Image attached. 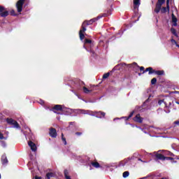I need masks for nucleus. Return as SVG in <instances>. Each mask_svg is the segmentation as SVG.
I'll list each match as a JSON object with an SVG mask.
<instances>
[{
    "instance_id": "52",
    "label": "nucleus",
    "mask_w": 179,
    "mask_h": 179,
    "mask_svg": "<svg viewBox=\"0 0 179 179\" xmlns=\"http://www.w3.org/2000/svg\"><path fill=\"white\" fill-rule=\"evenodd\" d=\"M123 65H127V64L125 63H124Z\"/></svg>"
},
{
    "instance_id": "22",
    "label": "nucleus",
    "mask_w": 179,
    "mask_h": 179,
    "mask_svg": "<svg viewBox=\"0 0 179 179\" xmlns=\"http://www.w3.org/2000/svg\"><path fill=\"white\" fill-rule=\"evenodd\" d=\"M52 177H55V173L49 172L46 174V179H51Z\"/></svg>"
},
{
    "instance_id": "34",
    "label": "nucleus",
    "mask_w": 179,
    "mask_h": 179,
    "mask_svg": "<svg viewBox=\"0 0 179 179\" xmlns=\"http://www.w3.org/2000/svg\"><path fill=\"white\" fill-rule=\"evenodd\" d=\"M108 76H110V73H104L103 76V79H107V78H108Z\"/></svg>"
},
{
    "instance_id": "30",
    "label": "nucleus",
    "mask_w": 179,
    "mask_h": 179,
    "mask_svg": "<svg viewBox=\"0 0 179 179\" xmlns=\"http://www.w3.org/2000/svg\"><path fill=\"white\" fill-rule=\"evenodd\" d=\"M64 177L66 179H71V176H68V171L66 170L64 171Z\"/></svg>"
},
{
    "instance_id": "42",
    "label": "nucleus",
    "mask_w": 179,
    "mask_h": 179,
    "mask_svg": "<svg viewBox=\"0 0 179 179\" xmlns=\"http://www.w3.org/2000/svg\"><path fill=\"white\" fill-rule=\"evenodd\" d=\"M80 85H85V83L83 81H79Z\"/></svg>"
},
{
    "instance_id": "16",
    "label": "nucleus",
    "mask_w": 179,
    "mask_h": 179,
    "mask_svg": "<svg viewBox=\"0 0 179 179\" xmlns=\"http://www.w3.org/2000/svg\"><path fill=\"white\" fill-rule=\"evenodd\" d=\"M1 163H2V164H8V157H6V155H2Z\"/></svg>"
},
{
    "instance_id": "36",
    "label": "nucleus",
    "mask_w": 179,
    "mask_h": 179,
    "mask_svg": "<svg viewBox=\"0 0 179 179\" xmlns=\"http://www.w3.org/2000/svg\"><path fill=\"white\" fill-rule=\"evenodd\" d=\"M171 43L173 44V45H176L177 44V41L173 38L171 40Z\"/></svg>"
},
{
    "instance_id": "41",
    "label": "nucleus",
    "mask_w": 179,
    "mask_h": 179,
    "mask_svg": "<svg viewBox=\"0 0 179 179\" xmlns=\"http://www.w3.org/2000/svg\"><path fill=\"white\" fill-rule=\"evenodd\" d=\"M174 124H175L176 125H179V121H175V122H174Z\"/></svg>"
},
{
    "instance_id": "25",
    "label": "nucleus",
    "mask_w": 179,
    "mask_h": 179,
    "mask_svg": "<svg viewBox=\"0 0 179 179\" xmlns=\"http://www.w3.org/2000/svg\"><path fill=\"white\" fill-rule=\"evenodd\" d=\"M165 160H171L172 163H177V161H175L174 158H173L171 157H164V161Z\"/></svg>"
},
{
    "instance_id": "24",
    "label": "nucleus",
    "mask_w": 179,
    "mask_h": 179,
    "mask_svg": "<svg viewBox=\"0 0 179 179\" xmlns=\"http://www.w3.org/2000/svg\"><path fill=\"white\" fill-rule=\"evenodd\" d=\"M171 32L172 33V34H173V36H175V37H178V34H177V31L176 30V29L174 28H171Z\"/></svg>"
},
{
    "instance_id": "50",
    "label": "nucleus",
    "mask_w": 179,
    "mask_h": 179,
    "mask_svg": "<svg viewBox=\"0 0 179 179\" xmlns=\"http://www.w3.org/2000/svg\"><path fill=\"white\" fill-rule=\"evenodd\" d=\"M42 104H44V101H42Z\"/></svg>"
},
{
    "instance_id": "33",
    "label": "nucleus",
    "mask_w": 179,
    "mask_h": 179,
    "mask_svg": "<svg viewBox=\"0 0 179 179\" xmlns=\"http://www.w3.org/2000/svg\"><path fill=\"white\" fill-rule=\"evenodd\" d=\"M129 176V172H128V171H124V173H123V177H124V178H127V177H128Z\"/></svg>"
},
{
    "instance_id": "31",
    "label": "nucleus",
    "mask_w": 179,
    "mask_h": 179,
    "mask_svg": "<svg viewBox=\"0 0 179 179\" xmlns=\"http://www.w3.org/2000/svg\"><path fill=\"white\" fill-rule=\"evenodd\" d=\"M157 82V79L156 78H153L151 80V85H156V83Z\"/></svg>"
},
{
    "instance_id": "51",
    "label": "nucleus",
    "mask_w": 179,
    "mask_h": 179,
    "mask_svg": "<svg viewBox=\"0 0 179 179\" xmlns=\"http://www.w3.org/2000/svg\"><path fill=\"white\" fill-rule=\"evenodd\" d=\"M171 156H173V153H171Z\"/></svg>"
},
{
    "instance_id": "48",
    "label": "nucleus",
    "mask_w": 179,
    "mask_h": 179,
    "mask_svg": "<svg viewBox=\"0 0 179 179\" xmlns=\"http://www.w3.org/2000/svg\"><path fill=\"white\" fill-rule=\"evenodd\" d=\"M141 73H138V76H141Z\"/></svg>"
},
{
    "instance_id": "7",
    "label": "nucleus",
    "mask_w": 179,
    "mask_h": 179,
    "mask_svg": "<svg viewBox=\"0 0 179 179\" xmlns=\"http://www.w3.org/2000/svg\"><path fill=\"white\" fill-rule=\"evenodd\" d=\"M134 158L133 157H128L127 159H124L122 161H120L119 162V167H124V166H125V164H128V163H131V160H132Z\"/></svg>"
},
{
    "instance_id": "8",
    "label": "nucleus",
    "mask_w": 179,
    "mask_h": 179,
    "mask_svg": "<svg viewBox=\"0 0 179 179\" xmlns=\"http://www.w3.org/2000/svg\"><path fill=\"white\" fill-rule=\"evenodd\" d=\"M166 12H170V0H166V7L161 8V13H166Z\"/></svg>"
},
{
    "instance_id": "53",
    "label": "nucleus",
    "mask_w": 179,
    "mask_h": 179,
    "mask_svg": "<svg viewBox=\"0 0 179 179\" xmlns=\"http://www.w3.org/2000/svg\"><path fill=\"white\" fill-rule=\"evenodd\" d=\"M177 103V104H179V102H176Z\"/></svg>"
},
{
    "instance_id": "3",
    "label": "nucleus",
    "mask_w": 179,
    "mask_h": 179,
    "mask_svg": "<svg viewBox=\"0 0 179 179\" xmlns=\"http://www.w3.org/2000/svg\"><path fill=\"white\" fill-rule=\"evenodd\" d=\"M129 67L132 68L134 71H136V72L137 71H139V69H140L141 72H143V71H145V67L139 66L138 65V64H136V63H134L132 64H129Z\"/></svg>"
},
{
    "instance_id": "11",
    "label": "nucleus",
    "mask_w": 179,
    "mask_h": 179,
    "mask_svg": "<svg viewBox=\"0 0 179 179\" xmlns=\"http://www.w3.org/2000/svg\"><path fill=\"white\" fill-rule=\"evenodd\" d=\"M134 121L135 122H138L139 124H142L143 122V118L141 117L140 114H137L134 118Z\"/></svg>"
},
{
    "instance_id": "26",
    "label": "nucleus",
    "mask_w": 179,
    "mask_h": 179,
    "mask_svg": "<svg viewBox=\"0 0 179 179\" xmlns=\"http://www.w3.org/2000/svg\"><path fill=\"white\" fill-rule=\"evenodd\" d=\"M85 44H90L91 45H93V41H92L90 39L85 38Z\"/></svg>"
},
{
    "instance_id": "19",
    "label": "nucleus",
    "mask_w": 179,
    "mask_h": 179,
    "mask_svg": "<svg viewBox=\"0 0 179 179\" xmlns=\"http://www.w3.org/2000/svg\"><path fill=\"white\" fill-rule=\"evenodd\" d=\"M91 164H92V167H94L95 169L101 168V166H100V164L97 162H91Z\"/></svg>"
},
{
    "instance_id": "2",
    "label": "nucleus",
    "mask_w": 179,
    "mask_h": 179,
    "mask_svg": "<svg viewBox=\"0 0 179 179\" xmlns=\"http://www.w3.org/2000/svg\"><path fill=\"white\" fill-rule=\"evenodd\" d=\"M6 121L7 124H8V125H13L14 128H20V125L19 124V123L13 118H7L6 119Z\"/></svg>"
},
{
    "instance_id": "44",
    "label": "nucleus",
    "mask_w": 179,
    "mask_h": 179,
    "mask_svg": "<svg viewBox=\"0 0 179 179\" xmlns=\"http://www.w3.org/2000/svg\"><path fill=\"white\" fill-rule=\"evenodd\" d=\"M35 179H41V177H40V176H35Z\"/></svg>"
},
{
    "instance_id": "39",
    "label": "nucleus",
    "mask_w": 179,
    "mask_h": 179,
    "mask_svg": "<svg viewBox=\"0 0 179 179\" xmlns=\"http://www.w3.org/2000/svg\"><path fill=\"white\" fill-rule=\"evenodd\" d=\"M82 134H83L82 132H79V131L76 132V135H77V136H80Z\"/></svg>"
},
{
    "instance_id": "46",
    "label": "nucleus",
    "mask_w": 179,
    "mask_h": 179,
    "mask_svg": "<svg viewBox=\"0 0 179 179\" xmlns=\"http://www.w3.org/2000/svg\"><path fill=\"white\" fill-rule=\"evenodd\" d=\"M176 45V47H178V48H179V45H178V43H177Z\"/></svg>"
},
{
    "instance_id": "4",
    "label": "nucleus",
    "mask_w": 179,
    "mask_h": 179,
    "mask_svg": "<svg viewBox=\"0 0 179 179\" xmlns=\"http://www.w3.org/2000/svg\"><path fill=\"white\" fill-rule=\"evenodd\" d=\"M8 16H9V11L5 7L0 6V17H6Z\"/></svg>"
},
{
    "instance_id": "38",
    "label": "nucleus",
    "mask_w": 179,
    "mask_h": 179,
    "mask_svg": "<svg viewBox=\"0 0 179 179\" xmlns=\"http://www.w3.org/2000/svg\"><path fill=\"white\" fill-rule=\"evenodd\" d=\"M10 15H11V16H16V13H15L14 10H12L10 11Z\"/></svg>"
},
{
    "instance_id": "35",
    "label": "nucleus",
    "mask_w": 179,
    "mask_h": 179,
    "mask_svg": "<svg viewBox=\"0 0 179 179\" xmlns=\"http://www.w3.org/2000/svg\"><path fill=\"white\" fill-rule=\"evenodd\" d=\"M163 103H164V99H160L158 101L159 106H162V104H163Z\"/></svg>"
},
{
    "instance_id": "13",
    "label": "nucleus",
    "mask_w": 179,
    "mask_h": 179,
    "mask_svg": "<svg viewBox=\"0 0 179 179\" xmlns=\"http://www.w3.org/2000/svg\"><path fill=\"white\" fill-rule=\"evenodd\" d=\"M155 159L156 160H162V162H164V155L160 153H156Z\"/></svg>"
},
{
    "instance_id": "47",
    "label": "nucleus",
    "mask_w": 179,
    "mask_h": 179,
    "mask_svg": "<svg viewBox=\"0 0 179 179\" xmlns=\"http://www.w3.org/2000/svg\"><path fill=\"white\" fill-rule=\"evenodd\" d=\"M69 124H70V125H72V124H73V122H70Z\"/></svg>"
},
{
    "instance_id": "29",
    "label": "nucleus",
    "mask_w": 179,
    "mask_h": 179,
    "mask_svg": "<svg viewBox=\"0 0 179 179\" xmlns=\"http://www.w3.org/2000/svg\"><path fill=\"white\" fill-rule=\"evenodd\" d=\"M80 39L82 41L85 38V34L82 31H79Z\"/></svg>"
},
{
    "instance_id": "23",
    "label": "nucleus",
    "mask_w": 179,
    "mask_h": 179,
    "mask_svg": "<svg viewBox=\"0 0 179 179\" xmlns=\"http://www.w3.org/2000/svg\"><path fill=\"white\" fill-rule=\"evenodd\" d=\"M83 90L84 93H85L86 94H89V93H91V92H92V90H89L86 87H83Z\"/></svg>"
},
{
    "instance_id": "21",
    "label": "nucleus",
    "mask_w": 179,
    "mask_h": 179,
    "mask_svg": "<svg viewBox=\"0 0 179 179\" xmlns=\"http://www.w3.org/2000/svg\"><path fill=\"white\" fill-rule=\"evenodd\" d=\"M87 27V25H86V22H83L80 31H81L82 33H85V31H86Z\"/></svg>"
},
{
    "instance_id": "17",
    "label": "nucleus",
    "mask_w": 179,
    "mask_h": 179,
    "mask_svg": "<svg viewBox=\"0 0 179 179\" xmlns=\"http://www.w3.org/2000/svg\"><path fill=\"white\" fill-rule=\"evenodd\" d=\"M153 73H155V75H158V76H162V75H164V71L163 70H158V71H156V70H153Z\"/></svg>"
},
{
    "instance_id": "12",
    "label": "nucleus",
    "mask_w": 179,
    "mask_h": 179,
    "mask_svg": "<svg viewBox=\"0 0 179 179\" xmlns=\"http://www.w3.org/2000/svg\"><path fill=\"white\" fill-rule=\"evenodd\" d=\"M28 145L31 148V150H32V152H36L37 150V146L34 143H33V141H29Z\"/></svg>"
},
{
    "instance_id": "40",
    "label": "nucleus",
    "mask_w": 179,
    "mask_h": 179,
    "mask_svg": "<svg viewBox=\"0 0 179 179\" xmlns=\"http://www.w3.org/2000/svg\"><path fill=\"white\" fill-rule=\"evenodd\" d=\"M80 111L82 114H86V110H80Z\"/></svg>"
},
{
    "instance_id": "6",
    "label": "nucleus",
    "mask_w": 179,
    "mask_h": 179,
    "mask_svg": "<svg viewBox=\"0 0 179 179\" xmlns=\"http://www.w3.org/2000/svg\"><path fill=\"white\" fill-rule=\"evenodd\" d=\"M50 111H53V113H57V111H63L62 106V105H55L52 108L50 107L48 108Z\"/></svg>"
},
{
    "instance_id": "49",
    "label": "nucleus",
    "mask_w": 179,
    "mask_h": 179,
    "mask_svg": "<svg viewBox=\"0 0 179 179\" xmlns=\"http://www.w3.org/2000/svg\"><path fill=\"white\" fill-rule=\"evenodd\" d=\"M138 160H139L140 162H142V159H141L140 158L138 159Z\"/></svg>"
},
{
    "instance_id": "32",
    "label": "nucleus",
    "mask_w": 179,
    "mask_h": 179,
    "mask_svg": "<svg viewBox=\"0 0 179 179\" xmlns=\"http://www.w3.org/2000/svg\"><path fill=\"white\" fill-rule=\"evenodd\" d=\"M134 113H135L134 111H132V112L129 115L128 117H126V121H128V120H129V118H131V117L134 115Z\"/></svg>"
},
{
    "instance_id": "37",
    "label": "nucleus",
    "mask_w": 179,
    "mask_h": 179,
    "mask_svg": "<svg viewBox=\"0 0 179 179\" xmlns=\"http://www.w3.org/2000/svg\"><path fill=\"white\" fill-rule=\"evenodd\" d=\"M139 0H134V4L136 6L139 5Z\"/></svg>"
},
{
    "instance_id": "9",
    "label": "nucleus",
    "mask_w": 179,
    "mask_h": 179,
    "mask_svg": "<svg viewBox=\"0 0 179 179\" xmlns=\"http://www.w3.org/2000/svg\"><path fill=\"white\" fill-rule=\"evenodd\" d=\"M94 116L96 117V118H104L106 117V113L103 111H94Z\"/></svg>"
},
{
    "instance_id": "18",
    "label": "nucleus",
    "mask_w": 179,
    "mask_h": 179,
    "mask_svg": "<svg viewBox=\"0 0 179 179\" xmlns=\"http://www.w3.org/2000/svg\"><path fill=\"white\" fill-rule=\"evenodd\" d=\"M160 10H162V6L160 4L156 3L154 11L155 12V13H159Z\"/></svg>"
},
{
    "instance_id": "15",
    "label": "nucleus",
    "mask_w": 179,
    "mask_h": 179,
    "mask_svg": "<svg viewBox=\"0 0 179 179\" xmlns=\"http://www.w3.org/2000/svg\"><path fill=\"white\" fill-rule=\"evenodd\" d=\"M153 68L152 67H148L147 69H145V70H144L142 73H145V72H148V75H152V73H153Z\"/></svg>"
},
{
    "instance_id": "5",
    "label": "nucleus",
    "mask_w": 179,
    "mask_h": 179,
    "mask_svg": "<svg viewBox=\"0 0 179 179\" xmlns=\"http://www.w3.org/2000/svg\"><path fill=\"white\" fill-rule=\"evenodd\" d=\"M99 19H101V16H99L94 18H92L90 20H85L83 22V23H85V26H90V24H93L95 22H97Z\"/></svg>"
},
{
    "instance_id": "28",
    "label": "nucleus",
    "mask_w": 179,
    "mask_h": 179,
    "mask_svg": "<svg viewBox=\"0 0 179 179\" xmlns=\"http://www.w3.org/2000/svg\"><path fill=\"white\" fill-rule=\"evenodd\" d=\"M166 0H158L157 2V4L163 6V3H165Z\"/></svg>"
},
{
    "instance_id": "45",
    "label": "nucleus",
    "mask_w": 179,
    "mask_h": 179,
    "mask_svg": "<svg viewBox=\"0 0 179 179\" xmlns=\"http://www.w3.org/2000/svg\"><path fill=\"white\" fill-rule=\"evenodd\" d=\"M155 177H156L155 176H151V178L155 179Z\"/></svg>"
},
{
    "instance_id": "54",
    "label": "nucleus",
    "mask_w": 179,
    "mask_h": 179,
    "mask_svg": "<svg viewBox=\"0 0 179 179\" xmlns=\"http://www.w3.org/2000/svg\"><path fill=\"white\" fill-rule=\"evenodd\" d=\"M0 179H1V174H0Z\"/></svg>"
},
{
    "instance_id": "14",
    "label": "nucleus",
    "mask_w": 179,
    "mask_h": 179,
    "mask_svg": "<svg viewBox=\"0 0 179 179\" xmlns=\"http://www.w3.org/2000/svg\"><path fill=\"white\" fill-rule=\"evenodd\" d=\"M177 22H178L177 17H176V15L172 14V22H173L172 24V26H174V27H177L178 26Z\"/></svg>"
},
{
    "instance_id": "20",
    "label": "nucleus",
    "mask_w": 179,
    "mask_h": 179,
    "mask_svg": "<svg viewBox=\"0 0 179 179\" xmlns=\"http://www.w3.org/2000/svg\"><path fill=\"white\" fill-rule=\"evenodd\" d=\"M110 15H111V10L108 9L106 13H103L101 15L99 16H101V17H107L108 16H110Z\"/></svg>"
},
{
    "instance_id": "10",
    "label": "nucleus",
    "mask_w": 179,
    "mask_h": 179,
    "mask_svg": "<svg viewBox=\"0 0 179 179\" xmlns=\"http://www.w3.org/2000/svg\"><path fill=\"white\" fill-rule=\"evenodd\" d=\"M49 135L51 136V138H57V136H58L57 129L55 128L51 127L50 129Z\"/></svg>"
},
{
    "instance_id": "43",
    "label": "nucleus",
    "mask_w": 179,
    "mask_h": 179,
    "mask_svg": "<svg viewBox=\"0 0 179 179\" xmlns=\"http://www.w3.org/2000/svg\"><path fill=\"white\" fill-rule=\"evenodd\" d=\"M173 93H174V94H179V92L178 91H174Z\"/></svg>"
},
{
    "instance_id": "27",
    "label": "nucleus",
    "mask_w": 179,
    "mask_h": 179,
    "mask_svg": "<svg viewBox=\"0 0 179 179\" xmlns=\"http://www.w3.org/2000/svg\"><path fill=\"white\" fill-rule=\"evenodd\" d=\"M62 141L64 143V145H67L66 138L64 136V133H62Z\"/></svg>"
},
{
    "instance_id": "1",
    "label": "nucleus",
    "mask_w": 179,
    "mask_h": 179,
    "mask_svg": "<svg viewBox=\"0 0 179 179\" xmlns=\"http://www.w3.org/2000/svg\"><path fill=\"white\" fill-rule=\"evenodd\" d=\"M24 2H26V0H18L17 1L15 4V8L18 13H22V11L23 10V5H24Z\"/></svg>"
}]
</instances>
